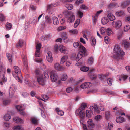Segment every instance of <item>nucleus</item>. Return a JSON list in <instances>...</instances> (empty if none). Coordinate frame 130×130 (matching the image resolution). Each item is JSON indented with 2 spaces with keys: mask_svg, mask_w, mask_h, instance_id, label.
Returning a JSON list of instances; mask_svg holds the SVG:
<instances>
[{
  "mask_svg": "<svg viewBox=\"0 0 130 130\" xmlns=\"http://www.w3.org/2000/svg\"><path fill=\"white\" fill-rule=\"evenodd\" d=\"M73 45L75 48H77L79 46V48L80 50L79 52L76 59L77 61H78L82 57L86 56H87L86 50L83 46L81 45H79V43L77 42H74Z\"/></svg>",
  "mask_w": 130,
  "mask_h": 130,
  "instance_id": "f257e3e1",
  "label": "nucleus"
},
{
  "mask_svg": "<svg viewBox=\"0 0 130 130\" xmlns=\"http://www.w3.org/2000/svg\"><path fill=\"white\" fill-rule=\"evenodd\" d=\"M114 58L117 60L121 58L125 54L124 52L118 45H115L113 50Z\"/></svg>",
  "mask_w": 130,
  "mask_h": 130,
  "instance_id": "f03ea898",
  "label": "nucleus"
},
{
  "mask_svg": "<svg viewBox=\"0 0 130 130\" xmlns=\"http://www.w3.org/2000/svg\"><path fill=\"white\" fill-rule=\"evenodd\" d=\"M90 108V111L89 110H87L86 111V116L88 118L91 117L92 116L93 111L95 113L97 114L99 113L100 112L96 104H94V106H91Z\"/></svg>",
  "mask_w": 130,
  "mask_h": 130,
  "instance_id": "7ed1b4c3",
  "label": "nucleus"
},
{
  "mask_svg": "<svg viewBox=\"0 0 130 130\" xmlns=\"http://www.w3.org/2000/svg\"><path fill=\"white\" fill-rule=\"evenodd\" d=\"M14 71L12 72L13 76L18 81L20 82L21 80L19 77V76L21 75L20 69L18 67L15 66L14 67Z\"/></svg>",
  "mask_w": 130,
  "mask_h": 130,
  "instance_id": "20e7f679",
  "label": "nucleus"
},
{
  "mask_svg": "<svg viewBox=\"0 0 130 130\" xmlns=\"http://www.w3.org/2000/svg\"><path fill=\"white\" fill-rule=\"evenodd\" d=\"M58 77L56 71H52L50 72V78L51 80L53 82L57 80Z\"/></svg>",
  "mask_w": 130,
  "mask_h": 130,
  "instance_id": "39448f33",
  "label": "nucleus"
},
{
  "mask_svg": "<svg viewBox=\"0 0 130 130\" xmlns=\"http://www.w3.org/2000/svg\"><path fill=\"white\" fill-rule=\"evenodd\" d=\"M16 108L19 113L21 115H24L25 112L23 110L25 109V107L24 105H17L16 107Z\"/></svg>",
  "mask_w": 130,
  "mask_h": 130,
  "instance_id": "423d86ee",
  "label": "nucleus"
},
{
  "mask_svg": "<svg viewBox=\"0 0 130 130\" xmlns=\"http://www.w3.org/2000/svg\"><path fill=\"white\" fill-rule=\"evenodd\" d=\"M16 89V88L15 85L14 84H13L10 86L9 90V95H13L14 92L15 91Z\"/></svg>",
  "mask_w": 130,
  "mask_h": 130,
  "instance_id": "0eeeda50",
  "label": "nucleus"
},
{
  "mask_svg": "<svg viewBox=\"0 0 130 130\" xmlns=\"http://www.w3.org/2000/svg\"><path fill=\"white\" fill-rule=\"evenodd\" d=\"M67 22L69 23H72L75 20V17L73 14H69L67 16Z\"/></svg>",
  "mask_w": 130,
  "mask_h": 130,
  "instance_id": "6e6552de",
  "label": "nucleus"
},
{
  "mask_svg": "<svg viewBox=\"0 0 130 130\" xmlns=\"http://www.w3.org/2000/svg\"><path fill=\"white\" fill-rule=\"evenodd\" d=\"M112 24L116 29L119 28L122 25L121 21L119 20H118L116 22L113 21Z\"/></svg>",
  "mask_w": 130,
  "mask_h": 130,
  "instance_id": "1a4fd4ad",
  "label": "nucleus"
},
{
  "mask_svg": "<svg viewBox=\"0 0 130 130\" xmlns=\"http://www.w3.org/2000/svg\"><path fill=\"white\" fill-rule=\"evenodd\" d=\"M59 50L62 53L66 54L68 53V51L66 50V47L62 45L59 46Z\"/></svg>",
  "mask_w": 130,
  "mask_h": 130,
  "instance_id": "9d476101",
  "label": "nucleus"
},
{
  "mask_svg": "<svg viewBox=\"0 0 130 130\" xmlns=\"http://www.w3.org/2000/svg\"><path fill=\"white\" fill-rule=\"evenodd\" d=\"M54 67L56 70L58 71L63 70L65 69L64 67L61 66L59 63H57L54 64Z\"/></svg>",
  "mask_w": 130,
  "mask_h": 130,
  "instance_id": "9b49d317",
  "label": "nucleus"
},
{
  "mask_svg": "<svg viewBox=\"0 0 130 130\" xmlns=\"http://www.w3.org/2000/svg\"><path fill=\"white\" fill-rule=\"evenodd\" d=\"M52 53L51 52H48L46 56V59L47 61L50 63H51L53 61V58L52 57Z\"/></svg>",
  "mask_w": 130,
  "mask_h": 130,
  "instance_id": "f8f14e48",
  "label": "nucleus"
},
{
  "mask_svg": "<svg viewBox=\"0 0 130 130\" xmlns=\"http://www.w3.org/2000/svg\"><path fill=\"white\" fill-rule=\"evenodd\" d=\"M23 44V40L22 39H19L18 40L16 46L17 48H20L22 47Z\"/></svg>",
  "mask_w": 130,
  "mask_h": 130,
  "instance_id": "ddd939ff",
  "label": "nucleus"
},
{
  "mask_svg": "<svg viewBox=\"0 0 130 130\" xmlns=\"http://www.w3.org/2000/svg\"><path fill=\"white\" fill-rule=\"evenodd\" d=\"M42 77H40L37 78V81L38 83L41 85H43L44 84L45 79Z\"/></svg>",
  "mask_w": 130,
  "mask_h": 130,
  "instance_id": "4468645a",
  "label": "nucleus"
},
{
  "mask_svg": "<svg viewBox=\"0 0 130 130\" xmlns=\"http://www.w3.org/2000/svg\"><path fill=\"white\" fill-rule=\"evenodd\" d=\"M22 61L23 62V64L25 67L27 68L28 67V64L26 56L23 55L22 56Z\"/></svg>",
  "mask_w": 130,
  "mask_h": 130,
  "instance_id": "2eb2a0df",
  "label": "nucleus"
},
{
  "mask_svg": "<svg viewBox=\"0 0 130 130\" xmlns=\"http://www.w3.org/2000/svg\"><path fill=\"white\" fill-rule=\"evenodd\" d=\"M61 36L63 40L66 41V42L68 41V35L65 32H62L61 34Z\"/></svg>",
  "mask_w": 130,
  "mask_h": 130,
  "instance_id": "dca6fc26",
  "label": "nucleus"
},
{
  "mask_svg": "<svg viewBox=\"0 0 130 130\" xmlns=\"http://www.w3.org/2000/svg\"><path fill=\"white\" fill-rule=\"evenodd\" d=\"M130 4V0H127L126 1L122 2L121 5V7L123 8H126Z\"/></svg>",
  "mask_w": 130,
  "mask_h": 130,
  "instance_id": "f3484780",
  "label": "nucleus"
},
{
  "mask_svg": "<svg viewBox=\"0 0 130 130\" xmlns=\"http://www.w3.org/2000/svg\"><path fill=\"white\" fill-rule=\"evenodd\" d=\"M122 43L123 45H124L125 48H129L130 46V43L129 42L126 41L125 40L122 41Z\"/></svg>",
  "mask_w": 130,
  "mask_h": 130,
  "instance_id": "a211bd4d",
  "label": "nucleus"
},
{
  "mask_svg": "<svg viewBox=\"0 0 130 130\" xmlns=\"http://www.w3.org/2000/svg\"><path fill=\"white\" fill-rule=\"evenodd\" d=\"M124 118L121 116L118 117L116 118V122L119 123H122L124 122Z\"/></svg>",
  "mask_w": 130,
  "mask_h": 130,
  "instance_id": "6ab92c4d",
  "label": "nucleus"
},
{
  "mask_svg": "<svg viewBox=\"0 0 130 130\" xmlns=\"http://www.w3.org/2000/svg\"><path fill=\"white\" fill-rule=\"evenodd\" d=\"M53 21V24L55 25H57L59 24L58 18L54 16L52 17Z\"/></svg>",
  "mask_w": 130,
  "mask_h": 130,
  "instance_id": "aec40b11",
  "label": "nucleus"
},
{
  "mask_svg": "<svg viewBox=\"0 0 130 130\" xmlns=\"http://www.w3.org/2000/svg\"><path fill=\"white\" fill-rule=\"evenodd\" d=\"M119 7L118 4L117 3H111L108 5V8L110 9L114 7Z\"/></svg>",
  "mask_w": 130,
  "mask_h": 130,
  "instance_id": "412c9836",
  "label": "nucleus"
},
{
  "mask_svg": "<svg viewBox=\"0 0 130 130\" xmlns=\"http://www.w3.org/2000/svg\"><path fill=\"white\" fill-rule=\"evenodd\" d=\"M11 101L9 99H6L3 100V105L6 106L9 105Z\"/></svg>",
  "mask_w": 130,
  "mask_h": 130,
  "instance_id": "4be33fe9",
  "label": "nucleus"
},
{
  "mask_svg": "<svg viewBox=\"0 0 130 130\" xmlns=\"http://www.w3.org/2000/svg\"><path fill=\"white\" fill-rule=\"evenodd\" d=\"M13 120L14 121L17 123H23V120L20 118L18 117L14 118H13Z\"/></svg>",
  "mask_w": 130,
  "mask_h": 130,
  "instance_id": "5701e85b",
  "label": "nucleus"
},
{
  "mask_svg": "<svg viewBox=\"0 0 130 130\" xmlns=\"http://www.w3.org/2000/svg\"><path fill=\"white\" fill-rule=\"evenodd\" d=\"M88 124V126L89 127L92 128L94 126V124L92 122V120L91 119H89L87 121Z\"/></svg>",
  "mask_w": 130,
  "mask_h": 130,
  "instance_id": "b1692460",
  "label": "nucleus"
},
{
  "mask_svg": "<svg viewBox=\"0 0 130 130\" xmlns=\"http://www.w3.org/2000/svg\"><path fill=\"white\" fill-rule=\"evenodd\" d=\"M68 57L67 55H65L63 56L61 60V64H63L67 60Z\"/></svg>",
  "mask_w": 130,
  "mask_h": 130,
  "instance_id": "393cba45",
  "label": "nucleus"
},
{
  "mask_svg": "<svg viewBox=\"0 0 130 130\" xmlns=\"http://www.w3.org/2000/svg\"><path fill=\"white\" fill-rule=\"evenodd\" d=\"M91 45L93 46H95L96 44V40L93 37H92L90 40Z\"/></svg>",
  "mask_w": 130,
  "mask_h": 130,
  "instance_id": "a878e982",
  "label": "nucleus"
},
{
  "mask_svg": "<svg viewBox=\"0 0 130 130\" xmlns=\"http://www.w3.org/2000/svg\"><path fill=\"white\" fill-rule=\"evenodd\" d=\"M55 110L57 113L60 115L63 116L64 114V112L62 110H59V109L58 108H56Z\"/></svg>",
  "mask_w": 130,
  "mask_h": 130,
  "instance_id": "bb28decb",
  "label": "nucleus"
},
{
  "mask_svg": "<svg viewBox=\"0 0 130 130\" xmlns=\"http://www.w3.org/2000/svg\"><path fill=\"white\" fill-rule=\"evenodd\" d=\"M107 17L111 21H113L115 19V16L111 13L108 14V15Z\"/></svg>",
  "mask_w": 130,
  "mask_h": 130,
  "instance_id": "cd10ccee",
  "label": "nucleus"
},
{
  "mask_svg": "<svg viewBox=\"0 0 130 130\" xmlns=\"http://www.w3.org/2000/svg\"><path fill=\"white\" fill-rule=\"evenodd\" d=\"M91 70L90 72L93 71L94 70V69H91L90 70ZM91 74L90 73H89V75L90 76V78H91L92 80H93L95 79L96 78V76L95 75L93 74Z\"/></svg>",
  "mask_w": 130,
  "mask_h": 130,
  "instance_id": "c85d7f7f",
  "label": "nucleus"
},
{
  "mask_svg": "<svg viewBox=\"0 0 130 130\" xmlns=\"http://www.w3.org/2000/svg\"><path fill=\"white\" fill-rule=\"evenodd\" d=\"M6 28L7 30L10 29L12 27V25L10 23L7 22L6 23Z\"/></svg>",
  "mask_w": 130,
  "mask_h": 130,
  "instance_id": "c756f323",
  "label": "nucleus"
},
{
  "mask_svg": "<svg viewBox=\"0 0 130 130\" xmlns=\"http://www.w3.org/2000/svg\"><path fill=\"white\" fill-rule=\"evenodd\" d=\"M65 6L69 10H71L73 8V6L70 4H66Z\"/></svg>",
  "mask_w": 130,
  "mask_h": 130,
  "instance_id": "7c9ffc66",
  "label": "nucleus"
},
{
  "mask_svg": "<svg viewBox=\"0 0 130 130\" xmlns=\"http://www.w3.org/2000/svg\"><path fill=\"white\" fill-rule=\"evenodd\" d=\"M6 55L9 61L10 62H12V58L11 54L9 53H7Z\"/></svg>",
  "mask_w": 130,
  "mask_h": 130,
  "instance_id": "2f4dec72",
  "label": "nucleus"
},
{
  "mask_svg": "<svg viewBox=\"0 0 130 130\" xmlns=\"http://www.w3.org/2000/svg\"><path fill=\"white\" fill-rule=\"evenodd\" d=\"M108 75L106 74L105 75L103 74H99L98 75V77L100 79V80H102L106 78V76Z\"/></svg>",
  "mask_w": 130,
  "mask_h": 130,
  "instance_id": "473e14b6",
  "label": "nucleus"
},
{
  "mask_svg": "<svg viewBox=\"0 0 130 130\" xmlns=\"http://www.w3.org/2000/svg\"><path fill=\"white\" fill-rule=\"evenodd\" d=\"M124 13V12L122 10H120L118 11L116 13V15L118 16H120Z\"/></svg>",
  "mask_w": 130,
  "mask_h": 130,
  "instance_id": "72a5a7b5",
  "label": "nucleus"
},
{
  "mask_svg": "<svg viewBox=\"0 0 130 130\" xmlns=\"http://www.w3.org/2000/svg\"><path fill=\"white\" fill-rule=\"evenodd\" d=\"M11 117L9 114H7L5 115L4 117V119L6 121H8L10 118Z\"/></svg>",
  "mask_w": 130,
  "mask_h": 130,
  "instance_id": "f704fd0d",
  "label": "nucleus"
},
{
  "mask_svg": "<svg viewBox=\"0 0 130 130\" xmlns=\"http://www.w3.org/2000/svg\"><path fill=\"white\" fill-rule=\"evenodd\" d=\"M14 130H24V129L19 126H17L14 127L13 128Z\"/></svg>",
  "mask_w": 130,
  "mask_h": 130,
  "instance_id": "c9c22d12",
  "label": "nucleus"
},
{
  "mask_svg": "<svg viewBox=\"0 0 130 130\" xmlns=\"http://www.w3.org/2000/svg\"><path fill=\"white\" fill-rule=\"evenodd\" d=\"M87 107V105L86 104L83 103L81 104V106L79 108L81 110H84L85 108Z\"/></svg>",
  "mask_w": 130,
  "mask_h": 130,
  "instance_id": "e433bc0d",
  "label": "nucleus"
},
{
  "mask_svg": "<svg viewBox=\"0 0 130 130\" xmlns=\"http://www.w3.org/2000/svg\"><path fill=\"white\" fill-rule=\"evenodd\" d=\"M80 21V19H78L76 20L74 25V28H76L79 25Z\"/></svg>",
  "mask_w": 130,
  "mask_h": 130,
  "instance_id": "4c0bfd02",
  "label": "nucleus"
},
{
  "mask_svg": "<svg viewBox=\"0 0 130 130\" xmlns=\"http://www.w3.org/2000/svg\"><path fill=\"white\" fill-rule=\"evenodd\" d=\"M45 19L46 22L49 24H50L52 22L51 19L48 16H46L45 17Z\"/></svg>",
  "mask_w": 130,
  "mask_h": 130,
  "instance_id": "58836bf2",
  "label": "nucleus"
},
{
  "mask_svg": "<svg viewBox=\"0 0 130 130\" xmlns=\"http://www.w3.org/2000/svg\"><path fill=\"white\" fill-rule=\"evenodd\" d=\"M111 114L110 112L109 111H107L105 112V118L107 119H108L110 117Z\"/></svg>",
  "mask_w": 130,
  "mask_h": 130,
  "instance_id": "ea45409f",
  "label": "nucleus"
},
{
  "mask_svg": "<svg viewBox=\"0 0 130 130\" xmlns=\"http://www.w3.org/2000/svg\"><path fill=\"white\" fill-rule=\"evenodd\" d=\"M89 69L88 67L84 66L81 68L80 69V70L86 72Z\"/></svg>",
  "mask_w": 130,
  "mask_h": 130,
  "instance_id": "a19ab883",
  "label": "nucleus"
},
{
  "mask_svg": "<svg viewBox=\"0 0 130 130\" xmlns=\"http://www.w3.org/2000/svg\"><path fill=\"white\" fill-rule=\"evenodd\" d=\"M94 61V59L92 57H89L88 60V63L89 64H91L93 63Z\"/></svg>",
  "mask_w": 130,
  "mask_h": 130,
  "instance_id": "79ce46f5",
  "label": "nucleus"
},
{
  "mask_svg": "<svg viewBox=\"0 0 130 130\" xmlns=\"http://www.w3.org/2000/svg\"><path fill=\"white\" fill-rule=\"evenodd\" d=\"M68 32L69 33L74 34H77L78 33L77 30L76 29L71 30H69Z\"/></svg>",
  "mask_w": 130,
  "mask_h": 130,
  "instance_id": "37998d69",
  "label": "nucleus"
},
{
  "mask_svg": "<svg viewBox=\"0 0 130 130\" xmlns=\"http://www.w3.org/2000/svg\"><path fill=\"white\" fill-rule=\"evenodd\" d=\"M66 27L65 26H60L58 27L57 28V30L58 31H61L65 29Z\"/></svg>",
  "mask_w": 130,
  "mask_h": 130,
  "instance_id": "c03bdc74",
  "label": "nucleus"
},
{
  "mask_svg": "<svg viewBox=\"0 0 130 130\" xmlns=\"http://www.w3.org/2000/svg\"><path fill=\"white\" fill-rule=\"evenodd\" d=\"M67 76L65 74H63L61 78V80L62 81H65L67 78Z\"/></svg>",
  "mask_w": 130,
  "mask_h": 130,
  "instance_id": "a18cd8bd",
  "label": "nucleus"
},
{
  "mask_svg": "<svg viewBox=\"0 0 130 130\" xmlns=\"http://www.w3.org/2000/svg\"><path fill=\"white\" fill-rule=\"evenodd\" d=\"M49 75L47 74V71H44L43 74V75L42 77L44 78H48L49 77Z\"/></svg>",
  "mask_w": 130,
  "mask_h": 130,
  "instance_id": "49530a36",
  "label": "nucleus"
},
{
  "mask_svg": "<svg viewBox=\"0 0 130 130\" xmlns=\"http://www.w3.org/2000/svg\"><path fill=\"white\" fill-rule=\"evenodd\" d=\"M24 81L25 83L26 84L29 86H31V83L29 81V80L28 79L25 78L24 80Z\"/></svg>",
  "mask_w": 130,
  "mask_h": 130,
  "instance_id": "de8ad7c7",
  "label": "nucleus"
},
{
  "mask_svg": "<svg viewBox=\"0 0 130 130\" xmlns=\"http://www.w3.org/2000/svg\"><path fill=\"white\" fill-rule=\"evenodd\" d=\"M40 51L36 50L35 52V56L36 57H40Z\"/></svg>",
  "mask_w": 130,
  "mask_h": 130,
  "instance_id": "09e8293b",
  "label": "nucleus"
},
{
  "mask_svg": "<svg viewBox=\"0 0 130 130\" xmlns=\"http://www.w3.org/2000/svg\"><path fill=\"white\" fill-rule=\"evenodd\" d=\"M108 21V20L107 18H103L102 20V22L103 25L107 24Z\"/></svg>",
  "mask_w": 130,
  "mask_h": 130,
  "instance_id": "8fccbe9b",
  "label": "nucleus"
},
{
  "mask_svg": "<svg viewBox=\"0 0 130 130\" xmlns=\"http://www.w3.org/2000/svg\"><path fill=\"white\" fill-rule=\"evenodd\" d=\"M41 45L40 43L37 44L36 45V50L40 51V48L41 47Z\"/></svg>",
  "mask_w": 130,
  "mask_h": 130,
  "instance_id": "3c124183",
  "label": "nucleus"
},
{
  "mask_svg": "<svg viewBox=\"0 0 130 130\" xmlns=\"http://www.w3.org/2000/svg\"><path fill=\"white\" fill-rule=\"evenodd\" d=\"M113 81L112 79L109 78L107 80V83L109 85L111 86L112 84V83Z\"/></svg>",
  "mask_w": 130,
  "mask_h": 130,
  "instance_id": "603ef678",
  "label": "nucleus"
},
{
  "mask_svg": "<svg viewBox=\"0 0 130 130\" xmlns=\"http://www.w3.org/2000/svg\"><path fill=\"white\" fill-rule=\"evenodd\" d=\"M85 84L86 88H89L92 86V84L90 82H86Z\"/></svg>",
  "mask_w": 130,
  "mask_h": 130,
  "instance_id": "864d4df0",
  "label": "nucleus"
},
{
  "mask_svg": "<svg viewBox=\"0 0 130 130\" xmlns=\"http://www.w3.org/2000/svg\"><path fill=\"white\" fill-rule=\"evenodd\" d=\"M130 29V25H127L125 26L124 28V30L125 31L127 32Z\"/></svg>",
  "mask_w": 130,
  "mask_h": 130,
  "instance_id": "5fc2aeb1",
  "label": "nucleus"
},
{
  "mask_svg": "<svg viewBox=\"0 0 130 130\" xmlns=\"http://www.w3.org/2000/svg\"><path fill=\"white\" fill-rule=\"evenodd\" d=\"M5 17L4 15L1 14H0V21H4L5 19Z\"/></svg>",
  "mask_w": 130,
  "mask_h": 130,
  "instance_id": "6e6d98bb",
  "label": "nucleus"
},
{
  "mask_svg": "<svg viewBox=\"0 0 130 130\" xmlns=\"http://www.w3.org/2000/svg\"><path fill=\"white\" fill-rule=\"evenodd\" d=\"M85 116V114L83 110H81L79 115V117L81 118H84Z\"/></svg>",
  "mask_w": 130,
  "mask_h": 130,
  "instance_id": "4d7b16f0",
  "label": "nucleus"
},
{
  "mask_svg": "<svg viewBox=\"0 0 130 130\" xmlns=\"http://www.w3.org/2000/svg\"><path fill=\"white\" fill-rule=\"evenodd\" d=\"M108 126L109 130H111V129L113 127L112 123L111 122H109L108 123Z\"/></svg>",
  "mask_w": 130,
  "mask_h": 130,
  "instance_id": "13d9d810",
  "label": "nucleus"
},
{
  "mask_svg": "<svg viewBox=\"0 0 130 130\" xmlns=\"http://www.w3.org/2000/svg\"><path fill=\"white\" fill-rule=\"evenodd\" d=\"M106 29L105 28L102 27L100 29V32L102 34H103L105 32Z\"/></svg>",
  "mask_w": 130,
  "mask_h": 130,
  "instance_id": "bf43d9fd",
  "label": "nucleus"
},
{
  "mask_svg": "<svg viewBox=\"0 0 130 130\" xmlns=\"http://www.w3.org/2000/svg\"><path fill=\"white\" fill-rule=\"evenodd\" d=\"M106 31L107 34L108 36H109L111 34L112 32L111 29L110 28H108Z\"/></svg>",
  "mask_w": 130,
  "mask_h": 130,
  "instance_id": "052dcab7",
  "label": "nucleus"
},
{
  "mask_svg": "<svg viewBox=\"0 0 130 130\" xmlns=\"http://www.w3.org/2000/svg\"><path fill=\"white\" fill-rule=\"evenodd\" d=\"M128 77V76L126 75H123L121 76V78L124 81H125Z\"/></svg>",
  "mask_w": 130,
  "mask_h": 130,
  "instance_id": "680f3d73",
  "label": "nucleus"
},
{
  "mask_svg": "<svg viewBox=\"0 0 130 130\" xmlns=\"http://www.w3.org/2000/svg\"><path fill=\"white\" fill-rule=\"evenodd\" d=\"M54 50L56 53L59 50V46H58L57 45H55L54 47Z\"/></svg>",
  "mask_w": 130,
  "mask_h": 130,
  "instance_id": "e2e57ef3",
  "label": "nucleus"
},
{
  "mask_svg": "<svg viewBox=\"0 0 130 130\" xmlns=\"http://www.w3.org/2000/svg\"><path fill=\"white\" fill-rule=\"evenodd\" d=\"M104 41L106 43L108 44L109 43V41L108 40V38L107 36H105L104 37Z\"/></svg>",
  "mask_w": 130,
  "mask_h": 130,
  "instance_id": "0e129e2a",
  "label": "nucleus"
},
{
  "mask_svg": "<svg viewBox=\"0 0 130 130\" xmlns=\"http://www.w3.org/2000/svg\"><path fill=\"white\" fill-rule=\"evenodd\" d=\"M77 14L79 18H81L83 16V13L80 11H78L77 12Z\"/></svg>",
  "mask_w": 130,
  "mask_h": 130,
  "instance_id": "69168bd1",
  "label": "nucleus"
},
{
  "mask_svg": "<svg viewBox=\"0 0 130 130\" xmlns=\"http://www.w3.org/2000/svg\"><path fill=\"white\" fill-rule=\"evenodd\" d=\"M35 61L36 62L39 63H42L43 61L41 59H35Z\"/></svg>",
  "mask_w": 130,
  "mask_h": 130,
  "instance_id": "338daca9",
  "label": "nucleus"
},
{
  "mask_svg": "<svg viewBox=\"0 0 130 130\" xmlns=\"http://www.w3.org/2000/svg\"><path fill=\"white\" fill-rule=\"evenodd\" d=\"M81 111V110L79 108L76 110L75 112L76 115L79 116Z\"/></svg>",
  "mask_w": 130,
  "mask_h": 130,
  "instance_id": "774afa93",
  "label": "nucleus"
}]
</instances>
